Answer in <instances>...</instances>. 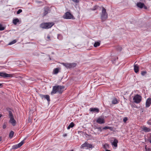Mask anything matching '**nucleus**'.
Masks as SVG:
<instances>
[{
	"label": "nucleus",
	"instance_id": "4",
	"mask_svg": "<svg viewBox=\"0 0 151 151\" xmlns=\"http://www.w3.org/2000/svg\"><path fill=\"white\" fill-rule=\"evenodd\" d=\"M62 64L67 69L73 68L76 67L77 64L75 63H62Z\"/></svg>",
	"mask_w": 151,
	"mask_h": 151
},
{
	"label": "nucleus",
	"instance_id": "39",
	"mask_svg": "<svg viewBox=\"0 0 151 151\" xmlns=\"http://www.w3.org/2000/svg\"><path fill=\"white\" fill-rule=\"evenodd\" d=\"M147 123L148 124H149L150 125H151V120H149L147 122Z\"/></svg>",
	"mask_w": 151,
	"mask_h": 151
},
{
	"label": "nucleus",
	"instance_id": "14",
	"mask_svg": "<svg viewBox=\"0 0 151 151\" xmlns=\"http://www.w3.org/2000/svg\"><path fill=\"white\" fill-rule=\"evenodd\" d=\"M96 122L99 124H104L105 123V120L104 118L99 117L97 119Z\"/></svg>",
	"mask_w": 151,
	"mask_h": 151
},
{
	"label": "nucleus",
	"instance_id": "33",
	"mask_svg": "<svg viewBox=\"0 0 151 151\" xmlns=\"http://www.w3.org/2000/svg\"><path fill=\"white\" fill-rule=\"evenodd\" d=\"M128 119L127 117H124L123 119V121L124 123H126L127 121V120Z\"/></svg>",
	"mask_w": 151,
	"mask_h": 151
},
{
	"label": "nucleus",
	"instance_id": "9",
	"mask_svg": "<svg viewBox=\"0 0 151 151\" xmlns=\"http://www.w3.org/2000/svg\"><path fill=\"white\" fill-rule=\"evenodd\" d=\"M0 76L5 78L12 77H13V75L12 74H8L3 72H0Z\"/></svg>",
	"mask_w": 151,
	"mask_h": 151
},
{
	"label": "nucleus",
	"instance_id": "36",
	"mask_svg": "<svg viewBox=\"0 0 151 151\" xmlns=\"http://www.w3.org/2000/svg\"><path fill=\"white\" fill-rule=\"evenodd\" d=\"M61 36L60 35L58 34V38L59 39H61Z\"/></svg>",
	"mask_w": 151,
	"mask_h": 151
},
{
	"label": "nucleus",
	"instance_id": "35",
	"mask_svg": "<svg viewBox=\"0 0 151 151\" xmlns=\"http://www.w3.org/2000/svg\"><path fill=\"white\" fill-rule=\"evenodd\" d=\"M149 141L151 143V134H150V136L148 138Z\"/></svg>",
	"mask_w": 151,
	"mask_h": 151
},
{
	"label": "nucleus",
	"instance_id": "6",
	"mask_svg": "<svg viewBox=\"0 0 151 151\" xmlns=\"http://www.w3.org/2000/svg\"><path fill=\"white\" fill-rule=\"evenodd\" d=\"M133 100L135 103L136 104H139L141 101L142 97L139 94H136L134 96Z\"/></svg>",
	"mask_w": 151,
	"mask_h": 151
},
{
	"label": "nucleus",
	"instance_id": "48",
	"mask_svg": "<svg viewBox=\"0 0 151 151\" xmlns=\"http://www.w3.org/2000/svg\"><path fill=\"white\" fill-rule=\"evenodd\" d=\"M1 138L0 137V142L1 141Z\"/></svg>",
	"mask_w": 151,
	"mask_h": 151
},
{
	"label": "nucleus",
	"instance_id": "5",
	"mask_svg": "<svg viewBox=\"0 0 151 151\" xmlns=\"http://www.w3.org/2000/svg\"><path fill=\"white\" fill-rule=\"evenodd\" d=\"M9 117L10 118L9 122L11 123L13 126H15L16 124V121L14 118L13 116L12 112L11 111H9Z\"/></svg>",
	"mask_w": 151,
	"mask_h": 151
},
{
	"label": "nucleus",
	"instance_id": "19",
	"mask_svg": "<svg viewBox=\"0 0 151 151\" xmlns=\"http://www.w3.org/2000/svg\"><path fill=\"white\" fill-rule=\"evenodd\" d=\"M49 10L48 8H45L44 9V12L43 13V14L44 16L46 15L49 12Z\"/></svg>",
	"mask_w": 151,
	"mask_h": 151
},
{
	"label": "nucleus",
	"instance_id": "24",
	"mask_svg": "<svg viewBox=\"0 0 151 151\" xmlns=\"http://www.w3.org/2000/svg\"><path fill=\"white\" fill-rule=\"evenodd\" d=\"M14 134V132L12 131H11L9 134V137L11 138H12L13 137V135Z\"/></svg>",
	"mask_w": 151,
	"mask_h": 151
},
{
	"label": "nucleus",
	"instance_id": "16",
	"mask_svg": "<svg viewBox=\"0 0 151 151\" xmlns=\"http://www.w3.org/2000/svg\"><path fill=\"white\" fill-rule=\"evenodd\" d=\"M142 129V130L145 132H150L151 131V129L150 128H148L145 126H143Z\"/></svg>",
	"mask_w": 151,
	"mask_h": 151
},
{
	"label": "nucleus",
	"instance_id": "22",
	"mask_svg": "<svg viewBox=\"0 0 151 151\" xmlns=\"http://www.w3.org/2000/svg\"><path fill=\"white\" fill-rule=\"evenodd\" d=\"M112 103L113 104H115L118 103V100L116 98H114L112 101Z\"/></svg>",
	"mask_w": 151,
	"mask_h": 151
},
{
	"label": "nucleus",
	"instance_id": "46",
	"mask_svg": "<svg viewBox=\"0 0 151 151\" xmlns=\"http://www.w3.org/2000/svg\"><path fill=\"white\" fill-rule=\"evenodd\" d=\"M67 134H64V137H65V136H67Z\"/></svg>",
	"mask_w": 151,
	"mask_h": 151
},
{
	"label": "nucleus",
	"instance_id": "18",
	"mask_svg": "<svg viewBox=\"0 0 151 151\" xmlns=\"http://www.w3.org/2000/svg\"><path fill=\"white\" fill-rule=\"evenodd\" d=\"M134 70L136 73H137L139 72V68L137 65H134Z\"/></svg>",
	"mask_w": 151,
	"mask_h": 151
},
{
	"label": "nucleus",
	"instance_id": "41",
	"mask_svg": "<svg viewBox=\"0 0 151 151\" xmlns=\"http://www.w3.org/2000/svg\"><path fill=\"white\" fill-rule=\"evenodd\" d=\"M109 129V127H106V126L104 127L103 128V129Z\"/></svg>",
	"mask_w": 151,
	"mask_h": 151
},
{
	"label": "nucleus",
	"instance_id": "2",
	"mask_svg": "<svg viewBox=\"0 0 151 151\" xmlns=\"http://www.w3.org/2000/svg\"><path fill=\"white\" fill-rule=\"evenodd\" d=\"M102 10L101 14V19L102 22L105 21L108 18V14L106 12V9L102 7Z\"/></svg>",
	"mask_w": 151,
	"mask_h": 151
},
{
	"label": "nucleus",
	"instance_id": "40",
	"mask_svg": "<svg viewBox=\"0 0 151 151\" xmlns=\"http://www.w3.org/2000/svg\"><path fill=\"white\" fill-rule=\"evenodd\" d=\"M50 37L49 35H47V39L46 40H50Z\"/></svg>",
	"mask_w": 151,
	"mask_h": 151
},
{
	"label": "nucleus",
	"instance_id": "32",
	"mask_svg": "<svg viewBox=\"0 0 151 151\" xmlns=\"http://www.w3.org/2000/svg\"><path fill=\"white\" fill-rule=\"evenodd\" d=\"M4 29V28L2 25L0 24V30H3Z\"/></svg>",
	"mask_w": 151,
	"mask_h": 151
},
{
	"label": "nucleus",
	"instance_id": "8",
	"mask_svg": "<svg viewBox=\"0 0 151 151\" xmlns=\"http://www.w3.org/2000/svg\"><path fill=\"white\" fill-rule=\"evenodd\" d=\"M26 139V138H25L24 139L22 140L18 144L16 145L12 146V148L14 149H16L20 147L24 143V141Z\"/></svg>",
	"mask_w": 151,
	"mask_h": 151
},
{
	"label": "nucleus",
	"instance_id": "7",
	"mask_svg": "<svg viewBox=\"0 0 151 151\" xmlns=\"http://www.w3.org/2000/svg\"><path fill=\"white\" fill-rule=\"evenodd\" d=\"M73 15L69 12H66L63 16V18L66 19H73Z\"/></svg>",
	"mask_w": 151,
	"mask_h": 151
},
{
	"label": "nucleus",
	"instance_id": "10",
	"mask_svg": "<svg viewBox=\"0 0 151 151\" xmlns=\"http://www.w3.org/2000/svg\"><path fill=\"white\" fill-rule=\"evenodd\" d=\"M92 145L91 144L88 143L87 142H85L84 144H82L81 147V148H91Z\"/></svg>",
	"mask_w": 151,
	"mask_h": 151
},
{
	"label": "nucleus",
	"instance_id": "17",
	"mask_svg": "<svg viewBox=\"0 0 151 151\" xmlns=\"http://www.w3.org/2000/svg\"><path fill=\"white\" fill-rule=\"evenodd\" d=\"M89 111L91 112H95L97 113H98L99 112V109L96 108H90Z\"/></svg>",
	"mask_w": 151,
	"mask_h": 151
},
{
	"label": "nucleus",
	"instance_id": "37",
	"mask_svg": "<svg viewBox=\"0 0 151 151\" xmlns=\"http://www.w3.org/2000/svg\"><path fill=\"white\" fill-rule=\"evenodd\" d=\"M6 125L5 124H4L3 125V127H2L3 128V129H5L6 128Z\"/></svg>",
	"mask_w": 151,
	"mask_h": 151
},
{
	"label": "nucleus",
	"instance_id": "28",
	"mask_svg": "<svg viewBox=\"0 0 151 151\" xmlns=\"http://www.w3.org/2000/svg\"><path fill=\"white\" fill-rule=\"evenodd\" d=\"M147 73V72L146 71H142L141 72V74L142 76H145Z\"/></svg>",
	"mask_w": 151,
	"mask_h": 151
},
{
	"label": "nucleus",
	"instance_id": "27",
	"mask_svg": "<svg viewBox=\"0 0 151 151\" xmlns=\"http://www.w3.org/2000/svg\"><path fill=\"white\" fill-rule=\"evenodd\" d=\"M17 42V41L16 40H14L13 41L11 42H9L8 45H11L12 44H15Z\"/></svg>",
	"mask_w": 151,
	"mask_h": 151
},
{
	"label": "nucleus",
	"instance_id": "21",
	"mask_svg": "<svg viewBox=\"0 0 151 151\" xmlns=\"http://www.w3.org/2000/svg\"><path fill=\"white\" fill-rule=\"evenodd\" d=\"M19 22V20L18 19H15L13 20V23L14 25H16L18 22Z\"/></svg>",
	"mask_w": 151,
	"mask_h": 151
},
{
	"label": "nucleus",
	"instance_id": "3",
	"mask_svg": "<svg viewBox=\"0 0 151 151\" xmlns=\"http://www.w3.org/2000/svg\"><path fill=\"white\" fill-rule=\"evenodd\" d=\"M54 24L53 22L44 23L40 25V27L43 29H49Z\"/></svg>",
	"mask_w": 151,
	"mask_h": 151
},
{
	"label": "nucleus",
	"instance_id": "26",
	"mask_svg": "<svg viewBox=\"0 0 151 151\" xmlns=\"http://www.w3.org/2000/svg\"><path fill=\"white\" fill-rule=\"evenodd\" d=\"M109 145L108 144H106L103 145V148L106 150L107 148L109 147Z\"/></svg>",
	"mask_w": 151,
	"mask_h": 151
},
{
	"label": "nucleus",
	"instance_id": "29",
	"mask_svg": "<svg viewBox=\"0 0 151 151\" xmlns=\"http://www.w3.org/2000/svg\"><path fill=\"white\" fill-rule=\"evenodd\" d=\"M145 149L146 151H151V148L147 147V145L145 147Z\"/></svg>",
	"mask_w": 151,
	"mask_h": 151
},
{
	"label": "nucleus",
	"instance_id": "47",
	"mask_svg": "<svg viewBox=\"0 0 151 151\" xmlns=\"http://www.w3.org/2000/svg\"><path fill=\"white\" fill-rule=\"evenodd\" d=\"M2 86V84L0 83V87Z\"/></svg>",
	"mask_w": 151,
	"mask_h": 151
},
{
	"label": "nucleus",
	"instance_id": "45",
	"mask_svg": "<svg viewBox=\"0 0 151 151\" xmlns=\"http://www.w3.org/2000/svg\"><path fill=\"white\" fill-rule=\"evenodd\" d=\"M105 151H111L110 150H105Z\"/></svg>",
	"mask_w": 151,
	"mask_h": 151
},
{
	"label": "nucleus",
	"instance_id": "44",
	"mask_svg": "<svg viewBox=\"0 0 151 151\" xmlns=\"http://www.w3.org/2000/svg\"><path fill=\"white\" fill-rule=\"evenodd\" d=\"M98 129H99V130H101V127H98Z\"/></svg>",
	"mask_w": 151,
	"mask_h": 151
},
{
	"label": "nucleus",
	"instance_id": "38",
	"mask_svg": "<svg viewBox=\"0 0 151 151\" xmlns=\"http://www.w3.org/2000/svg\"><path fill=\"white\" fill-rule=\"evenodd\" d=\"M72 0L73 1V2L76 3H78L79 2V0Z\"/></svg>",
	"mask_w": 151,
	"mask_h": 151
},
{
	"label": "nucleus",
	"instance_id": "11",
	"mask_svg": "<svg viewBox=\"0 0 151 151\" xmlns=\"http://www.w3.org/2000/svg\"><path fill=\"white\" fill-rule=\"evenodd\" d=\"M137 6L140 8H142L143 7L145 9H147V7L145 6L144 4L141 2L138 3L137 4Z\"/></svg>",
	"mask_w": 151,
	"mask_h": 151
},
{
	"label": "nucleus",
	"instance_id": "13",
	"mask_svg": "<svg viewBox=\"0 0 151 151\" xmlns=\"http://www.w3.org/2000/svg\"><path fill=\"white\" fill-rule=\"evenodd\" d=\"M151 104V98H148L146 102L145 105L146 107L147 108L149 107Z\"/></svg>",
	"mask_w": 151,
	"mask_h": 151
},
{
	"label": "nucleus",
	"instance_id": "34",
	"mask_svg": "<svg viewBox=\"0 0 151 151\" xmlns=\"http://www.w3.org/2000/svg\"><path fill=\"white\" fill-rule=\"evenodd\" d=\"M22 12V10L21 9H19L17 12V14H19Z\"/></svg>",
	"mask_w": 151,
	"mask_h": 151
},
{
	"label": "nucleus",
	"instance_id": "31",
	"mask_svg": "<svg viewBox=\"0 0 151 151\" xmlns=\"http://www.w3.org/2000/svg\"><path fill=\"white\" fill-rule=\"evenodd\" d=\"M116 49L118 51H121L122 49L121 47L118 46L116 47Z\"/></svg>",
	"mask_w": 151,
	"mask_h": 151
},
{
	"label": "nucleus",
	"instance_id": "12",
	"mask_svg": "<svg viewBox=\"0 0 151 151\" xmlns=\"http://www.w3.org/2000/svg\"><path fill=\"white\" fill-rule=\"evenodd\" d=\"M40 96L42 98V99L45 98L46 99L48 102H49L50 101V96L48 95H44L42 94H40Z\"/></svg>",
	"mask_w": 151,
	"mask_h": 151
},
{
	"label": "nucleus",
	"instance_id": "15",
	"mask_svg": "<svg viewBox=\"0 0 151 151\" xmlns=\"http://www.w3.org/2000/svg\"><path fill=\"white\" fill-rule=\"evenodd\" d=\"M118 142V140L116 139H115L113 142H112V145L114 147H116L117 146V143Z\"/></svg>",
	"mask_w": 151,
	"mask_h": 151
},
{
	"label": "nucleus",
	"instance_id": "20",
	"mask_svg": "<svg viewBox=\"0 0 151 151\" xmlns=\"http://www.w3.org/2000/svg\"><path fill=\"white\" fill-rule=\"evenodd\" d=\"M74 126V123L73 122H71L67 128V129H69L70 128H72Z\"/></svg>",
	"mask_w": 151,
	"mask_h": 151
},
{
	"label": "nucleus",
	"instance_id": "42",
	"mask_svg": "<svg viewBox=\"0 0 151 151\" xmlns=\"http://www.w3.org/2000/svg\"><path fill=\"white\" fill-rule=\"evenodd\" d=\"M110 129L111 130H112L113 129V128L112 127H109V129Z\"/></svg>",
	"mask_w": 151,
	"mask_h": 151
},
{
	"label": "nucleus",
	"instance_id": "30",
	"mask_svg": "<svg viewBox=\"0 0 151 151\" xmlns=\"http://www.w3.org/2000/svg\"><path fill=\"white\" fill-rule=\"evenodd\" d=\"M99 7L98 6H94L93 8L92 9V10H95L96 9H98Z\"/></svg>",
	"mask_w": 151,
	"mask_h": 151
},
{
	"label": "nucleus",
	"instance_id": "25",
	"mask_svg": "<svg viewBox=\"0 0 151 151\" xmlns=\"http://www.w3.org/2000/svg\"><path fill=\"white\" fill-rule=\"evenodd\" d=\"M59 72V69L58 68H56L54 69L53 73L55 74H57Z\"/></svg>",
	"mask_w": 151,
	"mask_h": 151
},
{
	"label": "nucleus",
	"instance_id": "23",
	"mask_svg": "<svg viewBox=\"0 0 151 151\" xmlns=\"http://www.w3.org/2000/svg\"><path fill=\"white\" fill-rule=\"evenodd\" d=\"M100 41L95 42L94 44V46L95 47H97L99 46L100 45Z\"/></svg>",
	"mask_w": 151,
	"mask_h": 151
},
{
	"label": "nucleus",
	"instance_id": "1",
	"mask_svg": "<svg viewBox=\"0 0 151 151\" xmlns=\"http://www.w3.org/2000/svg\"><path fill=\"white\" fill-rule=\"evenodd\" d=\"M64 87L60 86H55L53 87L52 91L51 92L52 95L56 93L57 92L61 93L63 91Z\"/></svg>",
	"mask_w": 151,
	"mask_h": 151
},
{
	"label": "nucleus",
	"instance_id": "43",
	"mask_svg": "<svg viewBox=\"0 0 151 151\" xmlns=\"http://www.w3.org/2000/svg\"><path fill=\"white\" fill-rule=\"evenodd\" d=\"M78 134H82L83 133V132L82 131H79L78 132Z\"/></svg>",
	"mask_w": 151,
	"mask_h": 151
}]
</instances>
